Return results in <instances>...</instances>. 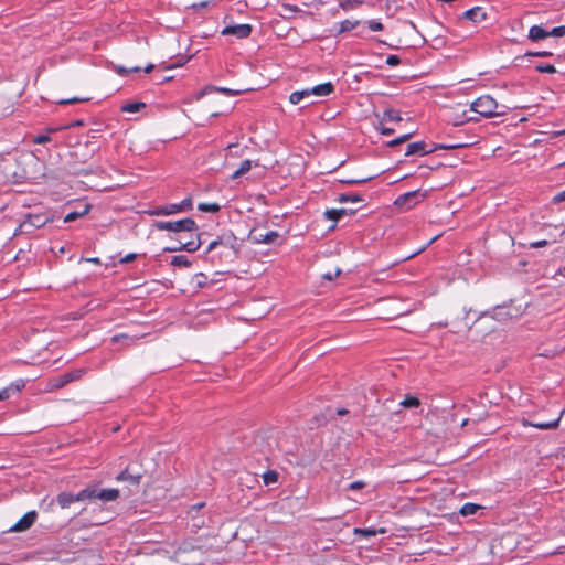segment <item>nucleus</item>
I'll use <instances>...</instances> for the list:
<instances>
[{
    "mask_svg": "<svg viewBox=\"0 0 565 565\" xmlns=\"http://www.w3.org/2000/svg\"><path fill=\"white\" fill-rule=\"evenodd\" d=\"M471 110L478 113L482 117L490 118L504 115L507 107L500 106L490 95H483L471 104Z\"/></svg>",
    "mask_w": 565,
    "mask_h": 565,
    "instance_id": "nucleus-1",
    "label": "nucleus"
},
{
    "mask_svg": "<svg viewBox=\"0 0 565 565\" xmlns=\"http://www.w3.org/2000/svg\"><path fill=\"white\" fill-rule=\"evenodd\" d=\"M154 227L159 231L170 232H195L198 225L193 218L186 217L179 221H158L154 223Z\"/></svg>",
    "mask_w": 565,
    "mask_h": 565,
    "instance_id": "nucleus-2",
    "label": "nucleus"
},
{
    "mask_svg": "<svg viewBox=\"0 0 565 565\" xmlns=\"http://www.w3.org/2000/svg\"><path fill=\"white\" fill-rule=\"evenodd\" d=\"M465 146L466 145H462V143H458V145H436L434 148H428V145L425 141H417V142H412V143H409L407 146L405 156H413V154H422V156H424V154L431 153V152H434L437 149L449 150V149L461 148V147H465Z\"/></svg>",
    "mask_w": 565,
    "mask_h": 565,
    "instance_id": "nucleus-3",
    "label": "nucleus"
},
{
    "mask_svg": "<svg viewBox=\"0 0 565 565\" xmlns=\"http://www.w3.org/2000/svg\"><path fill=\"white\" fill-rule=\"evenodd\" d=\"M84 491L86 500L99 499L104 502H110L119 497V490L117 489H99L96 486H88Z\"/></svg>",
    "mask_w": 565,
    "mask_h": 565,
    "instance_id": "nucleus-4",
    "label": "nucleus"
},
{
    "mask_svg": "<svg viewBox=\"0 0 565 565\" xmlns=\"http://www.w3.org/2000/svg\"><path fill=\"white\" fill-rule=\"evenodd\" d=\"M49 222V217L43 214H29L26 218L19 225V228L14 233L30 234L35 228H41Z\"/></svg>",
    "mask_w": 565,
    "mask_h": 565,
    "instance_id": "nucleus-5",
    "label": "nucleus"
},
{
    "mask_svg": "<svg viewBox=\"0 0 565 565\" xmlns=\"http://www.w3.org/2000/svg\"><path fill=\"white\" fill-rule=\"evenodd\" d=\"M205 507L204 502H200L193 504L188 510V516L191 521V527L193 530H200L206 526L207 520L210 519L204 512L201 510Z\"/></svg>",
    "mask_w": 565,
    "mask_h": 565,
    "instance_id": "nucleus-6",
    "label": "nucleus"
},
{
    "mask_svg": "<svg viewBox=\"0 0 565 565\" xmlns=\"http://www.w3.org/2000/svg\"><path fill=\"white\" fill-rule=\"evenodd\" d=\"M192 209V200L190 198L184 199L180 203L167 204L158 206L150 212L151 215H172L180 212L190 211Z\"/></svg>",
    "mask_w": 565,
    "mask_h": 565,
    "instance_id": "nucleus-7",
    "label": "nucleus"
},
{
    "mask_svg": "<svg viewBox=\"0 0 565 565\" xmlns=\"http://www.w3.org/2000/svg\"><path fill=\"white\" fill-rule=\"evenodd\" d=\"M425 196H426V194L422 193L419 190L411 191V192L399 195L395 200V205L406 206L407 209H412L419 201H422Z\"/></svg>",
    "mask_w": 565,
    "mask_h": 565,
    "instance_id": "nucleus-8",
    "label": "nucleus"
},
{
    "mask_svg": "<svg viewBox=\"0 0 565 565\" xmlns=\"http://www.w3.org/2000/svg\"><path fill=\"white\" fill-rule=\"evenodd\" d=\"M38 519V512L36 511H29L25 513L15 524H13L9 532H24L28 531L36 521Z\"/></svg>",
    "mask_w": 565,
    "mask_h": 565,
    "instance_id": "nucleus-9",
    "label": "nucleus"
},
{
    "mask_svg": "<svg viewBox=\"0 0 565 565\" xmlns=\"http://www.w3.org/2000/svg\"><path fill=\"white\" fill-rule=\"evenodd\" d=\"M86 501L84 489L78 493L73 494L71 492H61L56 497V502L62 509H67L74 502Z\"/></svg>",
    "mask_w": 565,
    "mask_h": 565,
    "instance_id": "nucleus-10",
    "label": "nucleus"
},
{
    "mask_svg": "<svg viewBox=\"0 0 565 565\" xmlns=\"http://www.w3.org/2000/svg\"><path fill=\"white\" fill-rule=\"evenodd\" d=\"M84 374H85V370L84 369H77V370H73L71 372H66V373L57 376L54 380L53 387L54 388H61V387L65 386L66 384H68L71 382H74V381H77V380L82 379V376Z\"/></svg>",
    "mask_w": 565,
    "mask_h": 565,
    "instance_id": "nucleus-11",
    "label": "nucleus"
},
{
    "mask_svg": "<svg viewBox=\"0 0 565 565\" xmlns=\"http://www.w3.org/2000/svg\"><path fill=\"white\" fill-rule=\"evenodd\" d=\"M253 28L250 24L228 25L223 29V35H234L237 39H246L250 35Z\"/></svg>",
    "mask_w": 565,
    "mask_h": 565,
    "instance_id": "nucleus-12",
    "label": "nucleus"
},
{
    "mask_svg": "<svg viewBox=\"0 0 565 565\" xmlns=\"http://www.w3.org/2000/svg\"><path fill=\"white\" fill-rule=\"evenodd\" d=\"M278 233L276 231H270L265 234L257 232L256 230L250 231L249 239L254 243H263V244H271L278 238Z\"/></svg>",
    "mask_w": 565,
    "mask_h": 565,
    "instance_id": "nucleus-13",
    "label": "nucleus"
},
{
    "mask_svg": "<svg viewBox=\"0 0 565 565\" xmlns=\"http://www.w3.org/2000/svg\"><path fill=\"white\" fill-rule=\"evenodd\" d=\"M141 478V473H134L130 471L129 467H127L116 477V480L121 482H128L130 486L137 488L140 484Z\"/></svg>",
    "mask_w": 565,
    "mask_h": 565,
    "instance_id": "nucleus-14",
    "label": "nucleus"
},
{
    "mask_svg": "<svg viewBox=\"0 0 565 565\" xmlns=\"http://www.w3.org/2000/svg\"><path fill=\"white\" fill-rule=\"evenodd\" d=\"M201 246L200 237H198L196 241H189L185 243H182L181 241L178 242L177 247H166V252H178V250H186L189 253H193L198 250Z\"/></svg>",
    "mask_w": 565,
    "mask_h": 565,
    "instance_id": "nucleus-15",
    "label": "nucleus"
},
{
    "mask_svg": "<svg viewBox=\"0 0 565 565\" xmlns=\"http://www.w3.org/2000/svg\"><path fill=\"white\" fill-rule=\"evenodd\" d=\"M25 386L23 380H17L12 382L9 386L0 390V401H6L10 398L12 393H19Z\"/></svg>",
    "mask_w": 565,
    "mask_h": 565,
    "instance_id": "nucleus-16",
    "label": "nucleus"
},
{
    "mask_svg": "<svg viewBox=\"0 0 565 565\" xmlns=\"http://www.w3.org/2000/svg\"><path fill=\"white\" fill-rule=\"evenodd\" d=\"M463 18L472 21L473 23L486 20L487 13L481 7H475L463 12Z\"/></svg>",
    "mask_w": 565,
    "mask_h": 565,
    "instance_id": "nucleus-17",
    "label": "nucleus"
},
{
    "mask_svg": "<svg viewBox=\"0 0 565 565\" xmlns=\"http://www.w3.org/2000/svg\"><path fill=\"white\" fill-rule=\"evenodd\" d=\"M334 92V85L331 82L319 84L310 88L311 95L316 96H328Z\"/></svg>",
    "mask_w": 565,
    "mask_h": 565,
    "instance_id": "nucleus-18",
    "label": "nucleus"
},
{
    "mask_svg": "<svg viewBox=\"0 0 565 565\" xmlns=\"http://www.w3.org/2000/svg\"><path fill=\"white\" fill-rule=\"evenodd\" d=\"M360 24L359 20H343L337 24L338 30L335 34H342L354 30Z\"/></svg>",
    "mask_w": 565,
    "mask_h": 565,
    "instance_id": "nucleus-19",
    "label": "nucleus"
},
{
    "mask_svg": "<svg viewBox=\"0 0 565 565\" xmlns=\"http://www.w3.org/2000/svg\"><path fill=\"white\" fill-rule=\"evenodd\" d=\"M548 36V31L544 30L540 25H533L529 31V38L532 41L543 40Z\"/></svg>",
    "mask_w": 565,
    "mask_h": 565,
    "instance_id": "nucleus-20",
    "label": "nucleus"
},
{
    "mask_svg": "<svg viewBox=\"0 0 565 565\" xmlns=\"http://www.w3.org/2000/svg\"><path fill=\"white\" fill-rule=\"evenodd\" d=\"M199 550H201V548L198 545H195V543L193 541L185 540V541L181 542V544L179 545V547L175 551V554L189 553V552L199 551Z\"/></svg>",
    "mask_w": 565,
    "mask_h": 565,
    "instance_id": "nucleus-21",
    "label": "nucleus"
},
{
    "mask_svg": "<svg viewBox=\"0 0 565 565\" xmlns=\"http://www.w3.org/2000/svg\"><path fill=\"white\" fill-rule=\"evenodd\" d=\"M252 168V161L250 160H244L239 168L234 171V173L231 175V179L232 180H235V179H238L241 177H243L244 174H246Z\"/></svg>",
    "mask_w": 565,
    "mask_h": 565,
    "instance_id": "nucleus-22",
    "label": "nucleus"
},
{
    "mask_svg": "<svg viewBox=\"0 0 565 565\" xmlns=\"http://www.w3.org/2000/svg\"><path fill=\"white\" fill-rule=\"evenodd\" d=\"M399 405L402 407H405V408H415V407H418L420 405V401L418 397L414 396V395H407L405 396V398L399 403Z\"/></svg>",
    "mask_w": 565,
    "mask_h": 565,
    "instance_id": "nucleus-23",
    "label": "nucleus"
},
{
    "mask_svg": "<svg viewBox=\"0 0 565 565\" xmlns=\"http://www.w3.org/2000/svg\"><path fill=\"white\" fill-rule=\"evenodd\" d=\"M146 104L141 102L127 103L121 106V111L124 113H138L140 109L145 108Z\"/></svg>",
    "mask_w": 565,
    "mask_h": 565,
    "instance_id": "nucleus-24",
    "label": "nucleus"
},
{
    "mask_svg": "<svg viewBox=\"0 0 565 565\" xmlns=\"http://www.w3.org/2000/svg\"><path fill=\"white\" fill-rule=\"evenodd\" d=\"M89 209L90 206L89 205H85L84 209L82 211H74V212H70L65 215L64 217V222L65 223H70V222H73L75 220H77L78 217L87 214L89 212Z\"/></svg>",
    "mask_w": 565,
    "mask_h": 565,
    "instance_id": "nucleus-25",
    "label": "nucleus"
},
{
    "mask_svg": "<svg viewBox=\"0 0 565 565\" xmlns=\"http://www.w3.org/2000/svg\"><path fill=\"white\" fill-rule=\"evenodd\" d=\"M382 120L383 121L384 120H386V121H401L402 120L401 113L398 110H395V109H386L383 113Z\"/></svg>",
    "mask_w": 565,
    "mask_h": 565,
    "instance_id": "nucleus-26",
    "label": "nucleus"
},
{
    "mask_svg": "<svg viewBox=\"0 0 565 565\" xmlns=\"http://www.w3.org/2000/svg\"><path fill=\"white\" fill-rule=\"evenodd\" d=\"M561 416L562 414L554 420L552 422H540V423H534L532 424V426L539 428V429H554L558 426V423L561 420Z\"/></svg>",
    "mask_w": 565,
    "mask_h": 565,
    "instance_id": "nucleus-27",
    "label": "nucleus"
},
{
    "mask_svg": "<svg viewBox=\"0 0 565 565\" xmlns=\"http://www.w3.org/2000/svg\"><path fill=\"white\" fill-rule=\"evenodd\" d=\"M338 201L341 203H344V202L360 203V202H363V198L356 193H351V194L343 193V194L339 195Z\"/></svg>",
    "mask_w": 565,
    "mask_h": 565,
    "instance_id": "nucleus-28",
    "label": "nucleus"
},
{
    "mask_svg": "<svg viewBox=\"0 0 565 565\" xmlns=\"http://www.w3.org/2000/svg\"><path fill=\"white\" fill-rule=\"evenodd\" d=\"M207 92H221L227 96H236L241 93V90H234V89H230L226 87H216V86H207L204 89V93H207Z\"/></svg>",
    "mask_w": 565,
    "mask_h": 565,
    "instance_id": "nucleus-29",
    "label": "nucleus"
},
{
    "mask_svg": "<svg viewBox=\"0 0 565 565\" xmlns=\"http://www.w3.org/2000/svg\"><path fill=\"white\" fill-rule=\"evenodd\" d=\"M171 265L177 267H190L192 263L183 255L173 256Z\"/></svg>",
    "mask_w": 565,
    "mask_h": 565,
    "instance_id": "nucleus-30",
    "label": "nucleus"
},
{
    "mask_svg": "<svg viewBox=\"0 0 565 565\" xmlns=\"http://www.w3.org/2000/svg\"><path fill=\"white\" fill-rule=\"evenodd\" d=\"M347 214V210L340 209V210H327L324 212V215L328 220L331 221H339L343 215Z\"/></svg>",
    "mask_w": 565,
    "mask_h": 565,
    "instance_id": "nucleus-31",
    "label": "nucleus"
},
{
    "mask_svg": "<svg viewBox=\"0 0 565 565\" xmlns=\"http://www.w3.org/2000/svg\"><path fill=\"white\" fill-rule=\"evenodd\" d=\"M263 481L265 486L274 484L278 481V472L275 470H268L263 475Z\"/></svg>",
    "mask_w": 565,
    "mask_h": 565,
    "instance_id": "nucleus-32",
    "label": "nucleus"
},
{
    "mask_svg": "<svg viewBox=\"0 0 565 565\" xmlns=\"http://www.w3.org/2000/svg\"><path fill=\"white\" fill-rule=\"evenodd\" d=\"M362 4L361 0H341L339 7L344 11H350Z\"/></svg>",
    "mask_w": 565,
    "mask_h": 565,
    "instance_id": "nucleus-33",
    "label": "nucleus"
},
{
    "mask_svg": "<svg viewBox=\"0 0 565 565\" xmlns=\"http://www.w3.org/2000/svg\"><path fill=\"white\" fill-rule=\"evenodd\" d=\"M198 209L202 212L216 213L221 206L217 203H200Z\"/></svg>",
    "mask_w": 565,
    "mask_h": 565,
    "instance_id": "nucleus-34",
    "label": "nucleus"
},
{
    "mask_svg": "<svg viewBox=\"0 0 565 565\" xmlns=\"http://www.w3.org/2000/svg\"><path fill=\"white\" fill-rule=\"evenodd\" d=\"M479 509V505L475 503H466L460 509V513L465 516L475 514Z\"/></svg>",
    "mask_w": 565,
    "mask_h": 565,
    "instance_id": "nucleus-35",
    "label": "nucleus"
},
{
    "mask_svg": "<svg viewBox=\"0 0 565 565\" xmlns=\"http://www.w3.org/2000/svg\"><path fill=\"white\" fill-rule=\"evenodd\" d=\"M354 534L362 535V536H365V537H371V536H375L377 534V531L373 530V529L355 527L354 529Z\"/></svg>",
    "mask_w": 565,
    "mask_h": 565,
    "instance_id": "nucleus-36",
    "label": "nucleus"
},
{
    "mask_svg": "<svg viewBox=\"0 0 565 565\" xmlns=\"http://www.w3.org/2000/svg\"><path fill=\"white\" fill-rule=\"evenodd\" d=\"M89 99H90L89 97H72V98H66V99H60V100H57V104L67 105V104L88 102Z\"/></svg>",
    "mask_w": 565,
    "mask_h": 565,
    "instance_id": "nucleus-37",
    "label": "nucleus"
},
{
    "mask_svg": "<svg viewBox=\"0 0 565 565\" xmlns=\"http://www.w3.org/2000/svg\"><path fill=\"white\" fill-rule=\"evenodd\" d=\"M535 70L540 73L554 74L556 68L552 64H539L535 66Z\"/></svg>",
    "mask_w": 565,
    "mask_h": 565,
    "instance_id": "nucleus-38",
    "label": "nucleus"
},
{
    "mask_svg": "<svg viewBox=\"0 0 565 565\" xmlns=\"http://www.w3.org/2000/svg\"><path fill=\"white\" fill-rule=\"evenodd\" d=\"M367 26L373 32L382 31L384 29L382 22H380L377 20L367 21Z\"/></svg>",
    "mask_w": 565,
    "mask_h": 565,
    "instance_id": "nucleus-39",
    "label": "nucleus"
},
{
    "mask_svg": "<svg viewBox=\"0 0 565 565\" xmlns=\"http://www.w3.org/2000/svg\"><path fill=\"white\" fill-rule=\"evenodd\" d=\"M411 137H412V134L403 135V136H401V137H398V138H396V139H394V140H391V141L388 142V146H390V147L398 146V145H401V143H403V142L407 141Z\"/></svg>",
    "mask_w": 565,
    "mask_h": 565,
    "instance_id": "nucleus-40",
    "label": "nucleus"
},
{
    "mask_svg": "<svg viewBox=\"0 0 565 565\" xmlns=\"http://www.w3.org/2000/svg\"><path fill=\"white\" fill-rule=\"evenodd\" d=\"M372 179H373V177H365V178H360V179L341 180V182L345 183V184H361V183H365Z\"/></svg>",
    "mask_w": 565,
    "mask_h": 565,
    "instance_id": "nucleus-41",
    "label": "nucleus"
},
{
    "mask_svg": "<svg viewBox=\"0 0 565 565\" xmlns=\"http://www.w3.org/2000/svg\"><path fill=\"white\" fill-rule=\"evenodd\" d=\"M565 35V25L556 26L548 31V36H564Z\"/></svg>",
    "mask_w": 565,
    "mask_h": 565,
    "instance_id": "nucleus-42",
    "label": "nucleus"
},
{
    "mask_svg": "<svg viewBox=\"0 0 565 565\" xmlns=\"http://www.w3.org/2000/svg\"><path fill=\"white\" fill-rule=\"evenodd\" d=\"M301 100H302V96H301V93H299L298 90H297V92L291 93V94H290V96H289V102H290L292 105H297V104H299Z\"/></svg>",
    "mask_w": 565,
    "mask_h": 565,
    "instance_id": "nucleus-43",
    "label": "nucleus"
},
{
    "mask_svg": "<svg viewBox=\"0 0 565 565\" xmlns=\"http://www.w3.org/2000/svg\"><path fill=\"white\" fill-rule=\"evenodd\" d=\"M401 63V58L397 55H388L386 58V64L390 66H397Z\"/></svg>",
    "mask_w": 565,
    "mask_h": 565,
    "instance_id": "nucleus-44",
    "label": "nucleus"
},
{
    "mask_svg": "<svg viewBox=\"0 0 565 565\" xmlns=\"http://www.w3.org/2000/svg\"><path fill=\"white\" fill-rule=\"evenodd\" d=\"M50 140H51V138L49 135H38L36 137H34L33 142L41 145V143L49 142Z\"/></svg>",
    "mask_w": 565,
    "mask_h": 565,
    "instance_id": "nucleus-45",
    "label": "nucleus"
},
{
    "mask_svg": "<svg viewBox=\"0 0 565 565\" xmlns=\"http://www.w3.org/2000/svg\"><path fill=\"white\" fill-rule=\"evenodd\" d=\"M364 487H365V482L361 481V480L353 481L349 484L350 490H360V489H363Z\"/></svg>",
    "mask_w": 565,
    "mask_h": 565,
    "instance_id": "nucleus-46",
    "label": "nucleus"
},
{
    "mask_svg": "<svg viewBox=\"0 0 565 565\" xmlns=\"http://www.w3.org/2000/svg\"><path fill=\"white\" fill-rule=\"evenodd\" d=\"M282 9L290 13H297L299 11L298 7L295 4L285 3L282 4Z\"/></svg>",
    "mask_w": 565,
    "mask_h": 565,
    "instance_id": "nucleus-47",
    "label": "nucleus"
},
{
    "mask_svg": "<svg viewBox=\"0 0 565 565\" xmlns=\"http://www.w3.org/2000/svg\"><path fill=\"white\" fill-rule=\"evenodd\" d=\"M547 245H548V242L545 239H542V241H536V242L531 243L530 247L531 248H541V247H545Z\"/></svg>",
    "mask_w": 565,
    "mask_h": 565,
    "instance_id": "nucleus-48",
    "label": "nucleus"
},
{
    "mask_svg": "<svg viewBox=\"0 0 565 565\" xmlns=\"http://www.w3.org/2000/svg\"><path fill=\"white\" fill-rule=\"evenodd\" d=\"M565 201V190L564 191H561L558 192L556 195H554V198L552 199V202L553 203H561Z\"/></svg>",
    "mask_w": 565,
    "mask_h": 565,
    "instance_id": "nucleus-49",
    "label": "nucleus"
},
{
    "mask_svg": "<svg viewBox=\"0 0 565 565\" xmlns=\"http://www.w3.org/2000/svg\"><path fill=\"white\" fill-rule=\"evenodd\" d=\"M341 274V269H337L334 273H327L323 274V278L327 280H333L335 277H338Z\"/></svg>",
    "mask_w": 565,
    "mask_h": 565,
    "instance_id": "nucleus-50",
    "label": "nucleus"
},
{
    "mask_svg": "<svg viewBox=\"0 0 565 565\" xmlns=\"http://www.w3.org/2000/svg\"><path fill=\"white\" fill-rule=\"evenodd\" d=\"M529 55L537 56V57H546V56H551L552 53L547 52V51H539V52L529 53Z\"/></svg>",
    "mask_w": 565,
    "mask_h": 565,
    "instance_id": "nucleus-51",
    "label": "nucleus"
},
{
    "mask_svg": "<svg viewBox=\"0 0 565 565\" xmlns=\"http://www.w3.org/2000/svg\"><path fill=\"white\" fill-rule=\"evenodd\" d=\"M136 257H137V255H136V254H134V253L128 254V255H126V256L121 259V263H124V264L130 263V262L135 260V259H136Z\"/></svg>",
    "mask_w": 565,
    "mask_h": 565,
    "instance_id": "nucleus-52",
    "label": "nucleus"
},
{
    "mask_svg": "<svg viewBox=\"0 0 565 565\" xmlns=\"http://www.w3.org/2000/svg\"><path fill=\"white\" fill-rule=\"evenodd\" d=\"M139 70H140L139 67H134L131 70H127V68L120 66V67H118V73L126 74L128 72H138Z\"/></svg>",
    "mask_w": 565,
    "mask_h": 565,
    "instance_id": "nucleus-53",
    "label": "nucleus"
},
{
    "mask_svg": "<svg viewBox=\"0 0 565 565\" xmlns=\"http://www.w3.org/2000/svg\"><path fill=\"white\" fill-rule=\"evenodd\" d=\"M381 134L384 136H390V135L394 134V129L388 128V127H383V128H381Z\"/></svg>",
    "mask_w": 565,
    "mask_h": 565,
    "instance_id": "nucleus-54",
    "label": "nucleus"
},
{
    "mask_svg": "<svg viewBox=\"0 0 565 565\" xmlns=\"http://www.w3.org/2000/svg\"><path fill=\"white\" fill-rule=\"evenodd\" d=\"M495 318L501 319L505 313L503 312V308H495L494 310Z\"/></svg>",
    "mask_w": 565,
    "mask_h": 565,
    "instance_id": "nucleus-55",
    "label": "nucleus"
},
{
    "mask_svg": "<svg viewBox=\"0 0 565 565\" xmlns=\"http://www.w3.org/2000/svg\"><path fill=\"white\" fill-rule=\"evenodd\" d=\"M298 92L301 93L302 99L311 96L310 88H306V89L298 90Z\"/></svg>",
    "mask_w": 565,
    "mask_h": 565,
    "instance_id": "nucleus-56",
    "label": "nucleus"
},
{
    "mask_svg": "<svg viewBox=\"0 0 565 565\" xmlns=\"http://www.w3.org/2000/svg\"><path fill=\"white\" fill-rule=\"evenodd\" d=\"M220 244L218 241H213L210 243L209 247H207V252H211L213 250L217 245Z\"/></svg>",
    "mask_w": 565,
    "mask_h": 565,
    "instance_id": "nucleus-57",
    "label": "nucleus"
},
{
    "mask_svg": "<svg viewBox=\"0 0 565 565\" xmlns=\"http://www.w3.org/2000/svg\"><path fill=\"white\" fill-rule=\"evenodd\" d=\"M209 3H210V1H202L200 3L193 4V8H205L209 6Z\"/></svg>",
    "mask_w": 565,
    "mask_h": 565,
    "instance_id": "nucleus-58",
    "label": "nucleus"
},
{
    "mask_svg": "<svg viewBox=\"0 0 565 565\" xmlns=\"http://www.w3.org/2000/svg\"><path fill=\"white\" fill-rule=\"evenodd\" d=\"M154 65L153 64H148L146 67H145V72L146 73H150L152 70H153Z\"/></svg>",
    "mask_w": 565,
    "mask_h": 565,
    "instance_id": "nucleus-59",
    "label": "nucleus"
},
{
    "mask_svg": "<svg viewBox=\"0 0 565 565\" xmlns=\"http://www.w3.org/2000/svg\"><path fill=\"white\" fill-rule=\"evenodd\" d=\"M121 338H125V339H126V338H127V335H125V334L115 335V337H113V341H114V342H117V341H119Z\"/></svg>",
    "mask_w": 565,
    "mask_h": 565,
    "instance_id": "nucleus-60",
    "label": "nucleus"
},
{
    "mask_svg": "<svg viewBox=\"0 0 565 565\" xmlns=\"http://www.w3.org/2000/svg\"><path fill=\"white\" fill-rule=\"evenodd\" d=\"M236 147H237V145H235V143H231L227 146V150H228L230 154H232V150Z\"/></svg>",
    "mask_w": 565,
    "mask_h": 565,
    "instance_id": "nucleus-61",
    "label": "nucleus"
},
{
    "mask_svg": "<svg viewBox=\"0 0 565 565\" xmlns=\"http://www.w3.org/2000/svg\"><path fill=\"white\" fill-rule=\"evenodd\" d=\"M87 262L94 263V264H100V260L98 258H87Z\"/></svg>",
    "mask_w": 565,
    "mask_h": 565,
    "instance_id": "nucleus-62",
    "label": "nucleus"
},
{
    "mask_svg": "<svg viewBox=\"0 0 565 565\" xmlns=\"http://www.w3.org/2000/svg\"><path fill=\"white\" fill-rule=\"evenodd\" d=\"M347 413H348V411H347V409H344V408H340V409H338V414H339V415H344V414H347Z\"/></svg>",
    "mask_w": 565,
    "mask_h": 565,
    "instance_id": "nucleus-63",
    "label": "nucleus"
},
{
    "mask_svg": "<svg viewBox=\"0 0 565 565\" xmlns=\"http://www.w3.org/2000/svg\"><path fill=\"white\" fill-rule=\"evenodd\" d=\"M558 274L565 277V266L558 269Z\"/></svg>",
    "mask_w": 565,
    "mask_h": 565,
    "instance_id": "nucleus-64",
    "label": "nucleus"
}]
</instances>
